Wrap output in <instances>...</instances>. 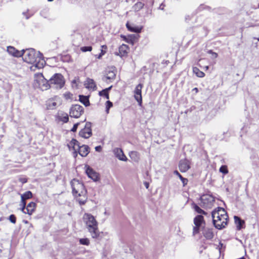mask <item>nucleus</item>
<instances>
[{"mask_svg":"<svg viewBox=\"0 0 259 259\" xmlns=\"http://www.w3.org/2000/svg\"><path fill=\"white\" fill-rule=\"evenodd\" d=\"M23 60L29 64H33L30 69L35 71L36 68L41 69L46 64V61L42 58L40 52H36L34 49L30 48L22 50Z\"/></svg>","mask_w":259,"mask_h":259,"instance_id":"1","label":"nucleus"},{"mask_svg":"<svg viewBox=\"0 0 259 259\" xmlns=\"http://www.w3.org/2000/svg\"><path fill=\"white\" fill-rule=\"evenodd\" d=\"M194 226L193 228L192 235L193 236L199 233L200 231H202L204 237L207 240H211L213 238L214 234L212 228L205 227V222L203 217L199 214L196 215L193 220Z\"/></svg>","mask_w":259,"mask_h":259,"instance_id":"2","label":"nucleus"},{"mask_svg":"<svg viewBox=\"0 0 259 259\" xmlns=\"http://www.w3.org/2000/svg\"><path fill=\"white\" fill-rule=\"evenodd\" d=\"M82 219L92 238H98L100 232L98 229V222L94 217L91 214L85 213L84 214Z\"/></svg>","mask_w":259,"mask_h":259,"instance_id":"3","label":"nucleus"},{"mask_svg":"<svg viewBox=\"0 0 259 259\" xmlns=\"http://www.w3.org/2000/svg\"><path fill=\"white\" fill-rule=\"evenodd\" d=\"M69 149L71 150H75V147H77L78 152L82 157H85L90 152V147L85 145H80L79 143L75 139H72L70 143L67 145Z\"/></svg>","mask_w":259,"mask_h":259,"instance_id":"4","label":"nucleus"},{"mask_svg":"<svg viewBox=\"0 0 259 259\" xmlns=\"http://www.w3.org/2000/svg\"><path fill=\"white\" fill-rule=\"evenodd\" d=\"M71 185L73 195L77 197L79 195H85L87 193V191L84 188V185L78 180L73 179L71 181Z\"/></svg>","mask_w":259,"mask_h":259,"instance_id":"5","label":"nucleus"},{"mask_svg":"<svg viewBox=\"0 0 259 259\" xmlns=\"http://www.w3.org/2000/svg\"><path fill=\"white\" fill-rule=\"evenodd\" d=\"M51 88L60 89L65 84L63 76L60 73H55L49 79Z\"/></svg>","mask_w":259,"mask_h":259,"instance_id":"6","label":"nucleus"},{"mask_svg":"<svg viewBox=\"0 0 259 259\" xmlns=\"http://www.w3.org/2000/svg\"><path fill=\"white\" fill-rule=\"evenodd\" d=\"M211 217L213 224L217 229L221 230L226 227V223L224 222H222L221 224L219 223V222H221V219H220L219 207L217 208V209H215L211 212Z\"/></svg>","mask_w":259,"mask_h":259,"instance_id":"7","label":"nucleus"},{"mask_svg":"<svg viewBox=\"0 0 259 259\" xmlns=\"http://www.w3.org/2000/svg\"><path fill=\"white\" fill-rule=\"evenodd\" d=\"M35 85L42 91H45L51 88L49 80L46 79L42 74L37 75L35 80Z\"/></svg>","mask_w":259,"mask_h":259,"instance_id":"8","label":"nucleus"},{"mask_svg":"<svg viewBox=\"0 0 259 259\" xmlns=\"http://www.w3.org/2000/svg\"><path fill=\"white\" fill-rule=\"evenodd\" d=\"M200 205L204 208H210L212 206L215 198L210 195H203L200 198Z\"/></svg>","mask_w":259,"mask_h":259,"instance_id":"9","label":"nucleus"},{"mask_svg":"<svg viewBox=\"0 0 259 259\" xmlns=\"http://www.w3.org/2000/svg\"><path fill=\"white\" fill-rule=\"evenodd\" d=\"M83 113V108L79 105H74L70 109V116L74 118H79Z\"/></svg>","mask_w":259,"mask_h":259,"instance_id":"10","label":"nucleus"},{"mask_svg":"<svg viewBox=\"0 0 259 259\" xmlns=\"http://www.w3.org/2000/svg\"><path fill=\"white\" fill-rule=\"evenodd\" d=\"M91 126V123L87 122L85 123L84 127L79 132V136L85 139H88L92 135Z\"/></svg>","mask_w":259,"mask_h":259,"instance_id":"11","label":"nucleus"},{"mask_svg":"<svg viewBox=\"0 0 259 259\" xmlns=\"http://www.w3.org/2000/svg\"><path fill=\"white\" fill-rule=\"evenodd\" d=\"M143 88V84L139 83L138 84L135 90V98L136 100L138 102L139 105H142V89Z\"/></svg>","mask_w":259,"mask_h":259,"instance_id":"12","label":"nucleus"},{"mask_svg":"<svg viewBox=\"0 0 259 259\" xmlns=\"http://www.w3.org/2000/svg\"><path fill=\"white\" fill-rule=\"evenodd\" d=\"M60 103V99L58 96H55L53 98L49 99L47 101V106L49 109H54L56 108L58 104Z\"/></svg>","mask_w":259,"mask_h":259,"instance_id":"13","label":"nucleus"},{"mask_svg":"<svg viewBox=\"0 0 259 259\" xmlns=\"http://www.w3.org/2000/svg\"><path fill=\"white\" fill-rule=\"evenodd\" d=\"M85 172L88 176L94 181H97L99 180V176L97 172L93 170L90 166H85Z\"/></svg>","mask_w":259,"mask_h":259,"instance_id":"14","label":"nucleus"},{"mask_svg":"<svg viewBox=\"0 0 259 259\" xmlns=\"http://www.w3.org/2000/svg\"><path fill=\"white\" fill-rule=\"evenodd\" d=\"M190 162L187 159H181L179 162V167L181 172H186L190 168Z\"/></svg>","mask_w":259,"mask_h":259,"instance_id":"15","label":"nucleus"},{"mask_svg":"<svg viewBox=\"0 0 259 259\" xmlns=\"http://www.w3.org/2000/svg\"><path fill=\"white\" fill-rule=\"evenodd\" d=\"M116 76V70L115 68L112 67L109 68L107 70L106 75L103 78L104 81L107 80H113L115 78Z\"/></svg>","mask_w":259,"mask_h":259,"instance_id":"16","label":"nucleus"},{"mask_svg":"<svg viewBox=\"0 0 259 259\" xmlns=\"http://www.w3.org/2000/svg\"><path fill=\"white\" fill-rule=\"evenodd\" d=\"M56 118L63 123H67L69 120V117L67 113L62 111H59L56 115Z\"/></svg>","mask_w":259,"mask_h":259,"instance_id":"17","label":"nucleus"},{"mask_svg":"<svg viewBox=\"0 0 259 259\" xmlns=\"http://www.w3.org/2000/svg\"><path fill=\"white\" fill-rule=\"evenodd\" d=\"M113 152L115 156L120 160L126 161L127 160V157L124 154L121 149L119 148H116L113 150Z\"/></svg>","mask_w":259,"mask_h":259,"instance_id":"18","label":"nucleus"},{"mask_svg":"<svg viewBox=\"0 0 259 259\" xmlns=\"http://www.w3.org/2000/svg\"><path fill=\"white\" fill-rule=\"evenodd\" d=\"M7 51L10 54L16 57H21L23 55L22 50L19 51L12 46H9L7 47Z\"/></svg>","mask_w":259,"mask_h":259,"instance_id":"19","label":"nucleus"},{"mask_svg":"<svg viewBox=\"0 0 259 259\" xmlns=\"http://www.w3.org/2000/svg\"><path fill=\"white\" fill-rule=\"evenodd\" d=\"M36 207V203L33 202H31L27 205V207H25L26 212L25 213H27L29 215H31L33 212L34 211Z\"/></svg>","mask_w":259,"mask_h":259,"instance_id":"20","label":"nucleus"},{"mask_svg":"<svg viewBox=\"0 0 259 259\" xmlns=\"http://www.w3.org/2000/svg\"><path fill=\"white\" fill-rule=\"evenodd\" d=\"M219 211L220 212V219L222 222H224L227 225L228 215L225 210L222 207H219Z\"/></svg>","mask_w":259,"mask_h":259,"instance_id":"21","label":"nucleus"},{"mask_svg":"<svg viewBox=\"0 0 259 259\" xmlns=\"http://www.w3.org/2000/svg\"><path fill=\"white\" fill-rule=\"evenodd\" d=\"M128 47L127 45L123 44L119 47V52L116 54L120 56H124L127 55Z\"/></svg>","mask_w":259,"mask_h":259,"instance_id":"22","label":"nucleus"},{"mask_svg":"<svg viewBox=\"0 0 259 259\" xmlns=\"http://www.w3.org/2000/svg\"><path fill=\"white\" fill-rule=\"evenodd\" d=\"M235 223L236 225L237 230H240L243 228V226L245 224V222L241 220L238 216H234V217Z\"/></svg>","mask_w":259,"mask_h":259,"instance_id":"23","label":"nucleus"},{"mask_svg":"<svg viewBox=\"0 0 259 259\" xmlns=\"http://www.w3.org/2000/svg\"><path fill=\"white\" fill-rule=\"evenodd\" d=\"M126 26L127 29L131 32L139 33L141 31L142 27L136 26L134 24H130L128 22L126 24Z\"/></svg>","mask_w":259,"mask_h":259,"instance_id":"24","label":"nucleus"},{"mask_svg":"<svg viewBox=\"0 0 259 259\" xmlns=\"http://www.w3.org/2000/svg\"><path fill=\"white\" fill-rule=\"evenodd\" d=\"M79 100L82 103L85 107L89 106L90 104L89 97L83 95H79Z\"/></svg>","mask_w":259,"mask_h":259,"instance_id":"25","label":"nucleus"},{"mask_svg":"<svg viewBox=\"0 0 259 259\" xmlns=\"http://www.w3.org/2000/svg\"><path fill=\"white\" fill-rule=\"evenodd\" d=\"M85 85L88 89H94L96 87L95 83L93 79L88 78L85 81Z\"/></svg>","mask_w":259,"mask_h":259,"instance_id":"26","label":"nucleus"},{"mask_svg":"<svg viewBox=\"0 0 259 259\" xmlns=\"http://www.w3.org/2000/svg\"><path fill=\"white\" fill-rule=\"evenodd\" d=\"M193 208L198 213L202 214L205 215L207 214V213L202 209L199 206L196 204H193Z\"/></svg>","mask_w":259,"mask_h":259,"instance_id":"27","label":"nucleus"},{"mask_svg":"<svg viewBox=\"0 0 259 259\" xmlns=\"http://www.w3.org/2000/svg\"><path fill=\"white\" fill-rule=\"evenodd\" d=\"M77 196L81 197V198H78L77 200L80 205H83L87 202L88 197L87 194L85 195H79Z\"/></svg>","mask_w":259,"mask_h":259,"instance_id":"28","label":"nucleus"},{"mask_svg":"<svg viewBox=\"0 0 259 259\" xmlns=\"http://www.w3.org/2000/svg\"><path fill=\"white\" fill-rule=\"evenodd\" d=\"M193 72L199 77H203L204 76L205 74L202 71H200L198 68H193Z\"/></svg>","mask_w":259,"mask_h":259,"instance_id":"29","label":"nucleus"},{"mask_svg":"<svg viewBox=\"0 0 259 259\" xmlns=\"http://www.w3.org/2000/svg\"><path fill=\"white\" fill-rule=\"evenodd\" d=\"M32 197V193L31 191H28L21 195V199H28Z\"/></svg>","mask_w":259,"mask_h":259,"instance_id":"30","label":"nucleus"},{"mask_svg":"<svg viewBox=\"0 0 259 259\" xmlns=\"http://www.w3.org/2000/svg\"><path fill=\"white\" fill-rule=\"evenodd\" d=\"M144 7V4L142 2H138L134 5L133 9L135 11H139Z\"/></svg>","mask_w":259,"mask_h":259,"instance_id":"31","label":"nucleus"},{"mask_svg":"<svg viewBox=\"0 0 259 259\" xmlns=\"http://www.w3.org/2000/svg\"><path fill=\"white\" fill-rule=\"evenodd\" d=\"M130 157L135 161H138L139 159V154L136 151H132L130 153Z\"/></svg>","mask_w":259,"mask_h":259,"instance_id":"32","label":"nucleus"},{"mask_svg":"<svg viewBox=\"0 0 259 259\" xmlns=\"http://www.w3.org/2000/svg\"><path fill=\"white\" fill-rule=\"evenodd\" d=\"M219 171L224 175L228 173V170L226 165H222L220 168Z\"/></svg>","mask_w":259,"mask_h":259,"instance_id":"33","label":"nucleus"},{"mask_svg":"<svg viewBox=\"0 0 259 259\" xmlns=\"http://www.w3.org/2000/svg\"><path fill=\"white\" fill-rule=\"evenodd\" d=\"M99 95L100 96L105 97L107 99H109V93H107L104 90L100 91L99 93Z\"/></svg>","mask_w":259,"mask_h":259,"instance_id":"34","label":"nucleus"},{"mask_svg":"<svg viewBox=\"0 0 259 259\" xmlns=\"http://www.w3.org/2000/svg\"><path fill=\"white\" fill-rule=\"evenodd\" d=\"M113 106V103L110 101H107L106 102V111L107 113H109V110L110 108Z\"/></svg>","mask_w":259,"mask_h":259,"instance_id":"35","label":"nucleus"},{"mask_svg":"<svg viewBox=\"0 0 259 259\" xmlns=\"http://www.w3.org/2000/svg\"><path fill=\"white\" fill-rule=\"evenodd\" d=\"M79 243L82 245H88L90 244V241L88 238H81L79 239Z\"/></svg>","mask_w":259,"mask_h":259,"instance_id":"36","label":"nucleus"},{"mask_svg":"<svg viewBox=\"0 0 259 259\" xmlns=\"http://www.w3.org/2000/svg\"><path fill=\"white\" fill-rule=\"evenodd\" d=\"M26 199H21V203L22 205V207L21 209V211L23 212V213H25V206H26Z\"/></svg>","mask_w":259,"mask_h":259,"instance_id":"37","label":"nucleus"},{"mask_svg":"<svg viewBox=\"0 0 259 259\" xmlns=\"http://www.w3.org/2000/svg\"><path fill=\"white\" fill-rule=\"evenodd\" d=\"M80 50L83 52H85L87 51H91L92 50V47L91 46H84L80 48Z\"/></svg>","mask_w":259,"mask_h":259,"instance_id":"38","label":"nucleus"},{"mask_svg":"<svg viewBox=\"0 0 259 259\" xmlns=\"http://www.w3.org/2000/svg\"><path fill=\"white\" fill-rule=\"evenodd\" d=\"M9 220L13 224H15L16 222V218L14 214H11L9 216Z\"/></svg>","mask_w":259,"mask_h":259,"instance_id":"39","label":"nucleus"},{"mask_svg":"<svg viewBox=\"0 0 259 259\" xmlns=\"http://www.w3.org/2000/svg\"><path fill=\"white\" fill-rule=\"evenodd\" d=\"M106 53V51L104 50L103 49H102L101 51V53L99 54V55L96 56L97 58L100 59H101L102 56Z\"/></svg>","mask_w":259,"mask_h":259,"instance_id":"40","label":"nucleus"},{"mask_svg":"<svg viewBox=\"0 0 259 259\" xmlns=\"http://www.w3.org/2000/svg\"><path fill=\"white\" fill-rule=\"evenodd\" d=\"M78 125H79L78 123L74 124L73 126V127L71 130V131L72 132H75L76 131V130H77V127H78Z\"/></svg>","mask_w":259,"mask_h":259,"instance_id":"41","label":"nucleus"},{"mask_svg":"<svg viewBox=\"0 0 259 259\" xmlns=\"http://www.w3.org/2000/svg\"><path fill=\"white\" fill-rule=\"evenodd\" d=\"M19 181L21 182L22 184L26 183L27 181V180L25 178H20L19 179Z\"/></svg>","mask_w":259,"mask_h":259,"instance_id":"42","label":"nucleus"},{"mask_svg":"<svg viewBox=\"0 0 259 259\" xmlns=\"http://www.w3.org/2000/svg\"><path fill=\"white\" fill-rule=\"evenodd\" d=\"M208 53L211 54L212 55V57L214 58H216L218 57V54L216 53L213 52L211 50H209L208 51Z\"/></svg>","mask_w":259,"mask_h":259,"instance_id":"43","label":"nucleus"},{"mask_svg":"<svg viewBox=\"0 0 259 259\" xmlns=\"http://www.w3.org/2000/svg\"><path fill=\"white\" fill-rule=\"evenodd\" d=\"M188 182V180L186 178H185L184 180H183L182 182L183 183V186H185L187 184Z\"/></svg>","mask_w":259,"mask_h":259,"instance_id":"44","label":"nucleus"},{"mask_svg":"<svg viewBox=\"0 0 259 259\" xmlns=\"http://www.w3.org/2000/svg\"><path fill=\"white\" fill-rule=\"evenodd\" d=\"M95 150L97 152H100L102 150V147L101 146H96L95 147Z\"/></svg>","mask_w":259,"mask_h":259,"instance_id":"45","label":"nucleus"},{"mask_svg":"<svg viewBox=\"0 0 259 259\" xmlns=\"http://www.w3.org/2000/svg\"><path fill=\"white\" fill-rule=\"evenodd\" d=\"M73 150L74 151L73 152V156L74 157H76L77 156V152H78V150L77 148H75V150Z\"/></svg>","mask_w":259,"mask_h":259,"instance_id":"46","label":"nucleus"},{"mask_svg":"<svg viewBox=\"0 0 259 259\" xmlns=\"http://www.w3.org/2000/svg\"><path fill=\"white\" fill-rule=\"evenodd\" d=\"M144 186H145V187L147 188V189H148L149 188V184L148 182H145L144 183Z\"/></svg>","mask_w":259,"mask_h":259,"instance_id":"47","label":"nucleus"},{"mask_svg":"<svg viewBox=\"0 0 259 259\" xmlns=\"http://www.w3.org/2000/svg\"><path fill=\"white\" fill-rule=\"evenodd\" d=\"M174 174L178 176L180 178V176H182L177 170H175Z\"/></svg>","mask_w":259,"mask_h":259,"instance_id":"48","label":"nucleus"},{"mask_svg":"<svg viewBox=\"0 0 259 259\" xmlns=\"http://www.w3.org/2000/svg\"><path fill=\"white\" fill-rule=\"evenodd\" d=\"M112 86H110V87L109 88H106L105 89H104L107 93H109V91L111 90V89L112 88Z\"/></svg>","mask_w":259,"mask_h":259,"instance_id":"49","label":"nucleus"},{"mask_svg":"<svg viewBox=\"0 0 259 259\" xmlns=\"http://www.w3.org/2000/svg\"><path fill=\"white\" fill-rule=\"evenodd\" d=\"M223 246V243H222L221 242H220L219 246H218V247L219 248V250L220 252H221V248L220 247H222Z\"/></svg>","mask_w":259,"mask_h":259,"instance_id":"50","label":"nucleus"},{"mask_svg":"<svg viewBox=\"0 0 259 259\" xmlns=\"http://www.w3.org/2000/svg\"><path fill=\"white\" fill-rule=\"evenodd\" d=\"M191 19V17L189 15L186 16L185 17L186 21L188 20H190Z\"/></svg>","mask_w":259,"mask_h":259,"instance_id":"51","label":"nucleus"},{"mask_svg":"<svg viewBox=\"0 0 259 259\" xmlns=\"http://www.w3.org/2000/svg\"><path fill=\"white\" fill-rule=\"evenodd\" d=\"M159 9L162 10H163V5L162 4L159 6Z\"/></svg>","mask_w":259,"mask_h":259,"instance_id":"52","label":"nucleus"},{"mask_svg":"<svg viewBox=\"0 0 259 259\" xmlns=\"http://www.w3.org/2000/svg\"><path fill=\"white\" fill-rule=\"evenodd\" d=\"M180 179L181 180V181H183L185 178L182 177V176H180Z\"/></svg>","mask_w":259,"mask_h":259,"instance_id":"53","label":"nucleus"},{"mask_svg":"<svg viewBox=\"0 0 259 259\" xmlns=\"http://www.w3.org/2000/svg\"><path fill=\"white\" fill-rule=\"evenodd\" d=\"M102 49H104H104H106V48H107V47H106V46H105V45H103V46H102Z\"/></svg>","mask_w":259,"mask_h":259,"instance_id":"54","label":"nucleus"},{"mask_svg":"<svg viewBox=\"0 0 259 259\" xmlns=\"http://www.w3.org/2000/svg\"><path fill=\"white\" fill-rule=\"evenodd\" d=\"M193 90H195V91L198 92V89L197 88H195L193 89Z\"/></svg>","mask_w":259,"mask_h":259,"instance_id":"55","label":"nucleus"},{"mask_svg":"<svg viewBox=\"0 0 259 259\" xmlns=\"http://www.w3.org/2000/svg\"><path fill=\"white\" fill-rule=\"evenodd\" d=\"M24 223L25 224H28V222L27 221H24Z\"/></svg>","mask_w":259,"mask_h":259,"instance_id":"56","label":"nucleus"},{"mask_svg":"<svg viewBox=\"0 0 259 259\" xmlns=\"http://www.w3.org/2000/svg\"><path fill=\"white\" fill-rule=\"evenodd\" d=\"M129 37H131V38H132V37H133V35L129 36ZM133 37H134V38H135V37H136V36H135V35H133Z\"/></svg>","mask_w":259,"mask_h":259,"instance_id":"57","label":"nucleus"},{"mask_svg":"<svg viewBox=\"0 0 259 259\" xmlns=\"http://www.w3.org/2000/svg\"><path fill=\"white\" fill-rule=\"evenodd\" d=\"M30 227H33V226H32V225L31 224L30 225Z\"/></svg>","mask_w":259,"mask_h":259,"instance_id":"58","label":"nucleus"},{"mask_svg":"<svg viewBox=\"0 0 259 259\" xmlns=\"http://www.w3.org/2000/svg\"><path fill=\"white\" fill-rule=\"evenodd\" d=\"M49 2H52L53 0H48Z\"/></svg>","mask_w":259,"mask_h":259,"instance_id":"59","label":"nucleus"},{"mask_svg":"<svg viewBox=\"0 0 259 259\" xmlns=\"http://www.w3.org/2000/svg\"><path fill=\"white\" fill-rule=\"evenodd\" d=\"M29 18V17H26V19H28Z\"/></svg>","mask_w":259,"mask_h":259,"instance_id":"60","label":"nucleus"},{"mask_svg":"<svg viewBox=\"0 0 259 259\" xmlns=\"http://www.w3.org/2000/svg\"><path fill=\"white\" fill-rule=\"evenodd\" d=\"M221 222H222V221H221V222H219V224H221Z\"/></svg>","mask_w":259,"mask_h":259,"instance_id":"61","label":"nucleus"},{"mask_svg":"<svg viewBox=\"0 0 259 259\" xmlns=\"http://www.w3.org/2000/svg\"><path fill=\"white\" fill-rule=\"evenodd\" d=\"M258 41H259V38H257Z\"/></svg>","mask_w":259,"mask_h":259,"instance_id":"62","label":"nucleus"}]
</instances>
